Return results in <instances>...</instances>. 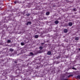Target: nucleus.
Masks as SVG:
<instances>
[{
	"label": "nucleus",
	"instance_id": "1",
	"mask_svg": "<svg viewBox=\"0 0 80 80\" xmlns=\"http://www.w3.org/2000/svg\"><path fill=\"white\" fill-rule=\"evenodd\" d=\"M2 22H4V23H7V22H8V20H7L6 19H4Z\"/></svg>",
	"mask_w": 80,
	"mask_h": 80
},
{
	"label": "nucleus",
	"instance_id": "2",
	"mask_svg": "<svg viewBox=\"0 0 80 80\" xmlns=\"http://www.w3.org/2000/svg\"><path fill=\"white\" fill-rule=\"evenodd\" d=\"M51 53H52V52H51V51H49L48 52L47 55H51Z\"/></svg>",
	"mask_w": 80,
	"mask_h": 80
},
{
	"label": "nucleus",
	"instance_id": "3",
	"mask_svg": "<svg viewBox=\"0 0 80 80\" xmlns=\"http://www.w3.org/2000/svg\"><path fill=\"white\" fill-rule=\"evenodd\" d=\"M72 25H73V24H72V22H70L68 23L69 26H72Z\"/></svg>",
	"mask_w": 80,
	"mask_h": 80
},
{
	"label": "nucleus",
	"instance_id": "4",
	"mask_svg": "<svg viewBox=\"0 0 80 80\" xmlns=\"http://www.w3.org/2000/svg\"><path fill=\"white\" fill-rule=\"evenodd\" d=\"M28 24H30H30H31V22H28L27 24H26V25H28Z\"/></svg>",
	"mask_w": 80,
	"mask_h": 80
},
{
	"label": "nucleus",
	"instance_id": "5",
	"mask_svg": "<svg viewBox=\"0 0 80 80\" xmlns=\"http://www.w3.org/2000/svg\"><path fill=\"white\" fill-rule=\"evenodd\" d=\"M64 31L65 33H67L68 32V30L67 29H64Z\"/></svg>",
	"mask_w": 80,
	"mask_h": 80
},
{
	"label": "nucleus",
	"instance_id": "6",
	"mask_svg": "<svg viewBox=\"0 0 80 80\" xmlns=\"http://www.w3.org/2000/svg\"><path fill=\"white\" fill-rule=\"evenodd\" d=\"M55 23L56 24H58V23H59V22H58V21L56 20V21H55Z\"/></svg>",
	"mask_w": 80,
	"mask_h": 80
},
{
	"label": "nucleus",
	"instance_id": "7",
	"mask_svg": "<svg viewBox=\"0 0 80 80\" xmlns=\"http://www.w3.org/2000/svg\"><path fill=\"white\" fill-rule=\"evenodd\" d=\"M46 15H49V14H50V12H47L46 13Z\"/></svg>",
	"mask_w": 80,
	"mask_h": 80
},
{
	"label": "nucleus",
	"instance_id": "8",
	"mask_svg": "<svg viewBox=\"0 0 80 80\" xmlns=\"http://www.w3.org/2000/svg\"><path fill=\"white\" fill-rule=\"evenodd\" d=\"M75 40H76L77 41L78 40H79V38L78 37H77L75 38Z\"/></svg>",
	"mask_w": 80,
	"mask_h": 80
},
{
	"label": "nucleus",
	"instance_id": "9",
	"mask_svg": "<svg viewBox=\"0 0 80 80\" xmlns=\"http://www.w3.org/2000/svg\"><path fill=\"white\" fill-rule=\"evenodd\" d=\"M35 38H38V35H36L35 36Z\"/></svg>",
	"mask_w": 80,
	"mask_h": 80
},
{
	"label": "nucleus",
	"instance_id": "10",
	"mask_svg": "<svg viewBox=\"0 0 80 80\" xmlns=\"http://www.w3.org/2000/svg\"><path fill=\"white\" fill-rule=\"evenodd\" d=\"M73 77V75H70L68 76V78L69 77Z\"/></svg>",
	"mask_w": 80,
	"mask_h": 80
},
{
	"label": "nucleus",
	"instance_id": "11",
	"mask_svg": "<svg viewBox=\"0 0 80 80\" xmlns=\"http://www.w3.org/2000/svg\"><path fill=\"white\" fill-rule=\"evenodd\" d=\"M9 50L10 52H13V49L12 48H10Z\"/></svg>",
	"mask_w": 80,
	"mask_h": 80
},
{
	"label": "nucleus",
	"instance_id": "12",
	"mask_svg": "<svg viewBox=\"0 0 80 80\" xmlns=\"http://www.w3.org/2000/svg\"><path fill=\"white\" fill-rule=\"evenodd\" d=\"M77 78H79V79H80V76L78 75V76H77Z\"/></svg>",
	"mask_w": 80,
	"mask_h": 80
},
{
	"label": "nucleus",
	"instance_id": "13",
	"mask_svg": "<svg viewBox=\"0 0 80 80\" xmlns=\"http://www.w3.org/2000/svg\"><path fill=\"white\" fill-rule=\"evenodd\" d=\"M21 44L22 46H23V45H25V44H24V43L23 42H21Z\"/></svg>",
	"mask_w": 80,
	"mask_h": 80
},
{
	"label": "nucleus",
	"instance_id": "14",
	"mask_svg": "<svg viewBox=\"0 0 80 80\" xmlns=\"http://www.w3.org/2000/svg\"><path fill=\"white\" fill-rule=\"evenodd\" d=\"M39 49H40V50H42V49H43V47L42 46L40 47Z\"/></svg>",
	"mask_w": 80,
	"mask_h": 80
},
{
	"label": "nucleus",
	"instance_id": "15",
	"mask_svg": "<svg viewBox=\"0 0 80 80\" xmlns=\"http://www.w3.org/2000/svg\"><path fill=\"white\" fill-rule=\"evenodd\" d=\"M7 42L8 43H10V42H11V40H8Z\"/></svg>",
	"mask_w": 80,
	"mask_h": 80
},
{
	"label": "nucleus",
	"instance_id": "16",
	"mask_svg": "<svg viewBox=\"0 0 80 80\" xmlns=\"http://www.w3.org/2000/svg\"><path fill=\"white\" fill-rule=\"evenodd\" d=\"M30 54L32 55H33V52H30Z\"/></svg>",
	"mask_w": 80,
	"mask_h": 80
},
{
	"label": "nucleus",
	"instance_id": "17",
	"mask_svg": "<svg viewBox=\"0 0 80 80\" xmlns=\"http://www.w3.org/2000/svg\"><path fill=\"white\" fill-rule=\"evenodd\" d=\"M26 15H27V16H30V14L27 13V14Z\"/></svg>",
	"mask_w": 80,
	"mask_h": 80
},
{
	"label": "nucleus",
	"instance_id": "18",
	"mask_svg": "<svg viewBox=\"0 0 80 80\" xmlns=\"http://www.w3.org/2000/svg\"><path fill=\"white\" fill-rule=\"evenodd\" d=\"M72 69H73V70H77L75 68H72Z\"/></svg>",
	"mask_w": 80,
	"mask_h": 80
},
{
	"label": "nucleus",
	"instance_id": "19",
	"mask_svg": "<svg viewBox=\"0 0 80 80\" xmlns=\"http://www.w3.org/2000/svg\"><path fill=\"white\" fill-rule=\"evenodd\" d=\"M14 63H17V61H14Z\"/></svg>",
	"mask_w": 80,
	"mask_h": 80
},
{
	"label": "nucleus",
	"instance_id": "20",
	"mask_svg": "<svg viewBox=\"0 0 80 80\" xmlns=\"http://www.w3.org/2000/svg\"><path fill=\"white\" fill-rule=\"evenodd\" d=\"M14 3H15V4H16V3H17V1H15L14 2Z\"/></svg>",
	"mask_w": 80,
	"mask_h": 80
},
{
	"label": "nucleus",
	"instance_id": "21",
	"mask_svg": "<svg viewBox=\"0 0 80 80\" xmlns=\"http://www.w3.org/2000/svg\"><path fill=\"white\" fill-rule=\"evenodd\" d=\"M78 50H79V51H80V48H79L78 49Z\"/></svg>",
	"mask_w": 80,
	"mask_h": 80
},
{
	"label": "nucleus",
	"instance_id": "22",
	"mask_svg": "<svg viewBox=\"0 0 80 80\" xmlns=\"http://www.w3.org/2000/svg\"><path fill=\"white\" fill-rule=\"evenodd\" d=\"M73 10H74V11H75V9H74Z\"/></svg>",
	"mask_w": 80,
	"mask_h": 80
},
{
	"label": "nucleus",
	"instance_id": "23",
	"mask_svg": "<svg viewBox=\"0 0 80 80\" xmlns=\"http://www.w3.org/2000/svg\"><path fill=\"white\" fill-rule=\"evenodd\" d=\"M42 45H43V44H44V43H42Z\"/></svg>",
	"mask_w": 80,
	"mask_h": 80
}]
</instances>
